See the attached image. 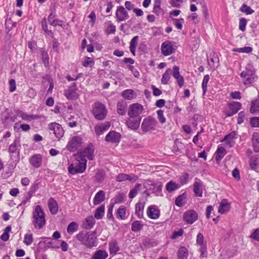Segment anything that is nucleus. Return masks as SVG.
I'll return each instance as SVG.
<instances>
[{
  "label": "nucleus",
  "instance_id": "nucleus-53",
  "mask_svg": "<svg viewBox=\"0 0 259 259\" xmlns=\"http://www.w3.org/2000/svg\"><path fill=\"white\" fill-rule=\"evenodd\" d=\"M19 144V141L17 139H15L13 143L11 144L9 147V152L10 153H14L16 152L17 149V146Z\"/></svg>",
  "mask_w": 259,
  "mask_h": 259
},
{
  "label": "nucleus",
  "instance_id": "nucleus-50",
  "mask_svg": "<svg viewBox=\"0 0 259 259\" xmlns=\"http://www.w3.org/2000/svg\"><path fill=\"white\" fill-rule=\"evenodd\" d=\"M11 230V227L10 226H8L6 227L4 230V232L1 235V238L4 241H7L9 240V232Z\"/></svg>",
  "mask_w": 259,
  "mask_h": 259
},
{
  "label": "nucleus",
  "instance_id": "nucleus-63",
  "mask_svg": "<svg viewBox=\"0 0 259 259\" xmlns=\"http://www.w3.org/2000/svg\"><path fill=\"white\" fill-rule=\"evenodd\" d=\"M204 237L201 233H199L197 236L196 242L200 246L204 245L203 244Z\"/></svg>",
  "mask_w": 259,
  "mask_h": 259
},
{
  "label": "nucleus",
  "instance_id": "nucleus-24",
  "mask_svg": "<svg viewBox=\"0 0 259 259\" xmlns=\"http://www.w3.org/2000/svg\"><path fill=\"white\" fill-rule=\"evenodd\" d=\"M230 208V204L226 199H223L220 202L218 211L221 213H225L229 211Z\"/></svg>",
  "mask_w": 259,
  "mask_h": 259
},
{
  "label": "nucleus",
  "instance_id": "nucleus-21",
  "mask_svg": "<svg viewBox=\"0 0 259 259\" xmlns=\"http://www.w3.org/2000/svg\"><path fill=\"white\" fill-rule=\"evenodd\" d=\"M29 162L35 168H38L42 164V157L40 154H35L29 159Z\"/></svg>",
  "mask_w": 259,
  "mask_h": 259
},
{
  "label": "nucleus",
  "instance_id": "nucleus-54",
  "mask_svg": "<svg viewBox=\"0 0 259 259\" xmlns=\"http://www.w3.org/2000/svg\"><path fill=\"white\" fill-rule=\"evenodd\" d=\"M32 233H27L25 235L23 242L27 246L31 245L33 242Z\"/></svg>",
  "mask_w": 259,
  "mask_h": 259
},
{
  "label": "nucleus",
  "instance_id": "nucleus-55",
  "mask_svg": "<svg viewBox=\"0 0 259 259\" xmlns=\"http://www.w3.org/2000/svg\"><path fill=\"white\" fill-rule=\"evenodd\" d=\"M105 173L103 170H98L95 177L96 180L98 182H101L104 180Z\"/></svg>",
  "mask_w": 259,
  "mask_h": 259
},
{
  "label": "nucleus",
  "instance_id": "nucleus-20",
  "mask_svg": "<svg viewBox=\"0 0 259 259\" xmlns=\"http://www.w3.org/2000/svg\"><path fill=\"white\" fill-rule=\"evenodd\" d=\"M147 215L150 219L155 220L159 217L160 211L155 205H151L148 208Z\"/></svg>",
  "mask_w": 259,
  "mask_h": 259
},
{
  "label": "nucleus",
  "instance_id": "nucleus-9",
  "mask_svg": "<svg viewBox=\"0 0 259 259\" xmlns=\"http://www.w3.org/2000/svg\"><path fill=\"white\" fill-rule=\"evenodd\" d=\"M143 106L139 103H134L130 105L127 114L130 117H141L140 115L143 111Z\"/></svg>",
  "mask_w": 259,
  "mask_h": 259
},
{
  "label": "nucleus",
  "instance_id": "nucleus-5",
  "mask_svg": "<svg viewBox=\"0 0 259 259\" xmlns=\"http://www.w3.org/2000/svg\"><path fill=\"white\" fill-rule=\"evenodd\" d=\"M92 113L96 119L101 120L106 117L107 110L103 104L100 102H96L93 107Z\"/></svg>",
  "mask_w": 259,
  "mask_h": 259
},
{
  "label": "nucleus",
  "instance_id": "nucleus-29",
  "mask_svg": "<svg viewBox=\"0 0 259 259\" xmlns=\"http://www.w3.org/2000/svg\"><path fill=\"white\" fill-rule=\"evenodd\" d=\"M236 135V132L235 131H233L225 136L224 141H226L227 144L229 146V147H232L234 146L235 143L234 140L235 139Z\"/></svg>",
  "mask_w": 259,
  "mask_h": 259
},
{
  "label": "nucleus",
  "instance_id": "nucleus-64",
  "mask_svg": "<svg viewBox=\"0 0 259 259\" xmlns=\"http://www.w3.org/2000/svg\"><path fill=\"white\" fill-rule=\"evenodd\" d=\"M250 124L252 127H259V117H253L250 119Z\"/></svg>",
  "mask_w": 259,
  "mask_h": 259
},
{
  "label": "nucleus",
  "instance_id": "nucleus-35",
  "mask_svg": "<svg viewBox=\"0 0 259 259\" xmlns=\"http://www.w3.org/2000/svg\"><path fill=\"white\" fill-rule=\"evenodd\" d=\"M179 188V185L172 181H170L169 182H168L165 186L166 190L169 193L176 191Z\"/></svg>",
  "mask_w": 259,
  "mask_h": 259
},
{
  "label": "nucleus",
  "instance_id": "nucleus-47",
  "mask_svg": "<svg viewBox=\"0 0 259 259\" xmlns=\"http://www.w3.org/2000/svg\"><path fill=\"white\" fill-rule=\"evenodd\" d=\"M78 228L77 224L74 222H71L67 227V231L69 234H72L76 232Z\"/></svg>",
  "mask_w": 259,
  "mask_h": 259
},
{
  "label": "nucleus",
  "instance_id": "nucleus-31",
  "mask_svg": "<svg viewBox=\"0 0 259 259\" xmlns=\"http://www.w3.org/2000/svg\"><path fill=\"white\" fill-rule=\"evenodd\" d=\"M249 111L251 113L259 112V96L251 101Z\"/></svg>",
  "mask_w": 259,
  "mask_h": 259
},
{
  "label": "nucleus",
  "instance_id": "nucleus-8",
  "mask_svg": "<svg viewBox=\"0 0 259 259\" xmlns=\"http://www.w3.org/2000/svg\"><path fill=\"white\" fill-rule=\"evenodd\" d=\"M48 128L51 132H53L58 140L63 137L64 131L60 124L55 122H51L49 124Z\"/></svg>",
  "mask_w": 259,
  "mask_h": 259
},
{
  "label": "nucleus",
  "instance_id": "nucleus-44",
  "mask_svg": "<svg viewBox=\"0 0 259 259\" xmlns=\"http://www.w3.org/2000/svg\"><path fill=\"white\" fill-rule=\"evenodd\" d=\"M56 15L54 13L51 12L48 17L49 23L54 26L59 25V20L55 19Z\"/></svg>",
  "mask_w": 259,
  "mask_h": 259
},
{
  "label": "nucleus",
  "instance_id": "nucleus-4",
  "mask_svg": "<svg viewBox=\"0 0 259 259\" xmlns=\"http://www.w3.org/2000/svg\"><path fill=\"white\" fill-rule=\"evenodd\" d=\"M87 160H80L76 156V159L68 167V171L72 175L82 173L86 169Z\"/></svg>",
  "mask_w": 259,
  "mask_h": 259
},
{
  "label": "nucleus",
  "instance_id": "nucleus-25",
  "mask_svg": "<svg viewBox=\"0 0 259 259\" xmlns=\"http://www.w3.org/2000/svg\"><path fill=\"white\" fill-rule=\"evenodd\" d=\"M121 96L125 99L131 100L137 97L136 93L133 90L127 89L121 93Z\"/></svg>",
  "mask_w": 259,
  "mask_h": 259
},
{
  "label": "nucleus",
  "instance_id": "nucleus-32",
  "mask_svg": "<svg viewBox=\"0 0 259 259\" xmlns=\"http://www.w3.org/2000/svg\"><path fill=\"white\" fill-rule=\"evenodd\" d=\"M194 192L196 196L202 197V184L201 182H195L193 185Z\"/></svg>",
  "mask_w": 259,
  "mask_h": 259
},
{
  "label": "nucleus",
  "instance_id": "nucleus-2",
  "mask_svg": "<svg viewBox=\"0 0 259 259\" xmlns=\"http://www.w3.org/2000/svg\"><path fill=\"white\" fill-rule=\"evenodd\" d=\"M32 224L37 229H40L45 225V213L40 206H36L32 213Z\"/></svg>",
  "mask_w": 259,
  "mask_h": 259
},
{
  "label": "nucleus",
  "instance_id": "nucleus-48",
  "mask_svg": "<svg viewBox=\"0 0 259 259\" xmlns=\"http://www.w3.org/2000/svg\"><path fill=\"white\" fill-rule=\"evenodd\" d=\"M125 207L123 205L120 206L117 210V217L121 220H124L125 218Z\"/></svg>",
  "mask_w": 259,
  "mask_h": 259
},
{
  "label": "nucleus",
  "instance_id": "nucleus-58",
  "mask_svg": "<svg viewBox=\"0 0 259 259\" xmlns=\"http://www.w3.org/2000/svg\"><path fill=\"white\" fill-rule=\"evenodd\" d=\"M94 61L93 59L90 57H85L82 63V65L85 67H87L89 66H92L94 65Z\"/></svg>",
  "mask_w": 259,
  "mask_h": 259
},
{
  "label": "nucleus",
  "instance_id": "nucleus-17",
  "mask_svg": "<svg viewBox=\"0 0 259 259\" xmlns=\"http://www.w3.org/2000/svg\"><path fill=\"white\" fill-rule=\"evenodd\" d=\"M110 126L109 122H105L97 124L95 127V132L98 136L102 135L104 132L107 131Z\"/></svg>",
  "mask_w": 259,
  "mask_h": 259
},
{
  "label": "nucleus",
  "instance_id": "nucleus-10",
  "mask_svg": "<svg viewBox=\"0 0 259 259\" xmlns=\"http://www.w3.org/2000/svg\"><path fill=\"white\" fill-rule=\"evenodd\" d=\"M82 143V138L79 136L73 137L68 142L66 148L70 151H74L77 148L81 146Z\"/></svg>",
  "mask_w": 259,
  "mask_h": 259
},
{
  "label": "nucleus",
  "instance_id": "nucleus-40",
  "mask_svg": "<svg viewBox=\"0 0 259 259\" xmlns=\"http://www.w3.org/2000/svg\"><path fill=\"white\" fill-rule=\"evenodd\" d=\"M230 110L236 113L241 108V104L238 102H233L229 104Z\"/></svg>",
  "mask_w": 259,
  "mask_h": 259
},
{
  "label": "nucleus",
  "instance_id": "nucleus-28",
  "mask_svg": "<svg viewBox=\"0 0 259 259\" xmlns=\"http://www.w3.org/2000/svg\"><path fill=\"white\" fill-rule=\"evenodd\" d=\"M95 218L92 215L89 216L83 222V227L88 230L91 229L95 225Z\"/></svg>",
  "mask_w": 259,
  "mask_h": 259
},
{
  "label": "nucleus",
  "instance_id": "nucleus-39",
  "mask_svg": "<svg viewBox=\"0 0 259 259\" xmlns=\"http://www.w3.org/2000/svg\"><path fill=\"white\" fill-rule=\"evenodd\" d=\"M143 227V224L139 221H135L132 224L131 230L136 232L141 231Z\"/></svg>",
  "mask_w": 259,
  "mask_h": 259
},
{
  "label": "nucleus",
  "instance_id": "nucleus-52",
  "mask_svg": "<svg viewBox=\"0 0 259 259\" xmlns=\"http://www.w3.org/2000/svg\"><path fill=\"white\" fill-rule=\"evenodd\" d=\"M252 51V48L250 47H245L240 48H234L233 51L241 53H249Z\"/></svg>",
  "mask_w": 259,
  "mask_h": 259
},
{
  "label": "nucleus",
  "instance_id": "nucleus-51",
  "mask_svg": "<svg viewBox=\"0 0 259 259\" xmlns=\"http://www.w3.org/2000/svg\"><path fill=\"white\" fill-rule=\"evenodd\" d=\"M209 79V76L207 74L204 76L202 82V88L203 90V95H205L207 91V83Z\"/></svg>",
  "mask_w": 259,
  "mask_h": 259
},
{
  "label": "nucleus",
  "instance_id": "nucleus-49",
  "mask_svg": "<svg viewBox=\"0 0 259 259\" xmlns=\"http://www.w3.org/2000/svg\"><path fill=\"white\" fill-rule=\"evenodd\" d=\"M240 11L246 15H250L254 13V10L246 4H243L242 5L240 8Z\"/></svg>",
  "mask_w": 259,
  "mask_h": 259
},
{
  "label": "nucleus",
  "instance_id": "nucleus-42",
  "mask_svg": "<svg viewBox=\"0 0 259 259\" xmlns=\"http://www.w3.org/2000/svg\"><path fill=\"white\" fill-rule=\"evenodd\" d=\"M186 198L185 193L179 195L176 199L175 204L179 207H182L185 204V200Z\"/></svg>",
  "mask_w": 259,
  "mask_h": 259
},
{
  "label": "nucleus",
  "instance_id": "nucleus-59",
  "mask_svg": "<svg viewBox=\"0 0 259 259\" xmlns=\"http://www.w3.org/2000/svg\"><path fill=\"white\" fill-rule=\"evenodd\" d=\"M259 161L255 158H252L250 161V166L251 169L256 170L258 168Z\"/></svg>",
  "mask_w": 259,
  "mask_h": 259
},
{
  "label": "nucleus",
  "instance_id": "nucleus-7",
  "mask_svg": "<svg viewBox=\"0 0 259 259\" xmlns=\"http://www.w3.org/2000/svg\"><path fill=\"white\" fill-rule=\"evenodd\" d=\"M157 124V122L155 118L148 116L144 119L141 124V129L144 133L154 131Z\"/></svg>",
  "mask_w": 259,
  "mask_h": 259
},
{
  "label": "nucleus",
  "instance_id": "nucleus-56",
  "mask_svg": "<svg viewBox=\"0 0 259 259\" xmlns=\"http://www.w3.org/2000/svg\"><path fill=\"white\" fill-rule=\"evenodd\" d=\"M174 25L179 30H181L183 27V23L184 22V20L183 18L181 19H174Z\"/></svg>",
  "mask_w": 259,
  "mask_h": 259
},
{
  "label": "nucleus",
  "instance_id": "nucleus-34",
  "mask_svg": "<svg viewBox=\"0 0 259 259\" xmlns=\"http://www.w3.org/2000/svg\"><path fill=\"white\" fill-rule=\"evenodd\" d=\"M138 40H139V36H135L132 39V40H131V42H130V50L131 53L134 56H135L136 48L137 46Z\"/></svg>",
  "mask_w": 259,
  "mask_h": 259
},
{
  "label": "nucleus",
  "instance_id": "nucleus-38",
  "mask_svg": "<svg viewBox=\"0 0 259 259\" xmlns=\"http://www.w3.org/2000/svg\"><path fill=\"white\" fill-rule=\"evenodd\" d=\"M188 255V251L185 247H181L178 250V259H187Z\"/></svg>",
  "mask_w": 259,
  "mask_h": 259
},
{
  "label": "nucleus",
  "instance_id": "nucleus-57",
  "mask_svg": "<svg viewBox=\"0 0 259 259\" xmlns=\"http://www.w3.org/2000/svg\"><path fill=\"white\" fill-rule=\"evenodd\" d=\"M16 24L13 23L11 19H7L5 22L6 29L8 32H9L12 27H15Z\"/></svg>",
  "mask_w": 259,
  "mask_h": 259
},
{
  "label": "nucleus",
  "instance_id": "nucleus-62",
  "mask_svg": "<svg viewBox=\"0 0 259 259\" xmlns=\"http://www.w3.org/2000/svg\"><path fill=\"white\" fill-rule=\"evenodd\" d=\"M41 55L45 65H47L49 63V56L48 53L46 51L42 50L41 52Z\"/></svg>",
  "mask_w": 259,
  "mask_h": 259
},
{
  "label": "nucleus",
  "instance_id": "nucleus-6",
  "mask_svg": "<svg viewBox=\"0 0 259 259\" xmlns=\"http://www.w3.org/2000/svg\"><path fill=\"white\" fill-rule=\"evenodd\" d=\"M95 148L93 144H89L82 151L76 155L80 160H87V159L92 160L94 157Z\"/></svg>",
  "mask_w": 259,
  "mask_h": 259
},
{
  "label": "nucleus",
  "instance_id": "nucleus-14",
  "mask_svg": "<svg viewBox=\"0 0 259 259\" xmlns=\"http://www.w3.org/2000/svg\"><path fill=\"white\" fill-rule=\"evenodd\" d=\"M171 74L172 76L176 79L178 85L180 88H182L184 84V78L180 74V68L177 66L173 67V70L172 71Z\"/></svg>",
  "mask_w": 259,
  "mask_h": 259
},
{
  "label": "nucleus",
  "instance_id": "nucleus-13",
  "mask_svg": "<svg viewBox=\"0 0 259 259\" xmlns=\"http://www.w3.org/2000/svg\"><path fill=\"white\" fill-rule=\"evenodd\" d=\"M198 219V214L193 209L187 210L183 214V219L188 224H192Z\"/></svg>",
  "mask_w": 259,
  "mask_h": 259
},
{
  "label": "nucleus",
  "instance_id": "nucleus-18",
  "mask_svg": "<svg viewBox=\"0 0 259 259\" xmlns=\"http://www.w3.org/2000/svg\"><path fill=\"white\" fill-rule=\"evenodd\" d=\"M16 116L21 117L23 120L26 121H30L32 120L37 119L39 118L37 115H32L27 114L21 110H17L16 111Z\"/></svg>",
  "mask_w": 259,
  "mask_h": 259
},
{
  "label": "nucleus",
  "instance_id": "nucleus-12",
  "mask_svg": "<svg viewBox=\"0 0 259 259\" xmlns=\"http://www.w3.org/2000/svg\"><path fill=\"white\" fill-rule=\"evenodd\" d=\"M129 17L127 12L122 6H118L117 8L115 13V18L118 22L125 21L127 20Z\"/></svg>",
  "mask_w": 259,
  "mask_h": 259
},
{
  "label": "nucleus",
  "instance_id": "nucleus-45",
  "mask_svg": "<svg viewBox=\"0 0 259 259\" xmlns=\"http://www.w3.org/2000/svg\"><path fill=\"white\" fill-rule=\"evenodd\" d=\"M109 250L110 253H116L119 250L118 243L116 241H113L109 243Z\"/></svg>",
  "mask_w": 259,
  "mask_h": 259
},
{
  "label": "nucleus",
  "instance_id": "nucleus-1",
  "mask_svg": "<svg viewBox=\"0 0 259 259\" xmlns=\"http://www.w3.org/2000/svg\"><path fill=\"white\" fill-rule=\"evenodd\" d=\"M96 234V231L86 233L81 232L76 235V238L81 244L85 246L87 248H92L98 245Z\"/></svg>",
  "mask_w": 259,
  "mask_h": 259
},
{
  "label": "nucleus",
  "instance_id": "nucleus-16",
  "mask_svg": "<svg viewBox=\"0 0 259 259\" xmlns=\"http://www.w3.org/2000/svg\"><path fill=\"white\" fill-rule=\"evenodd\" d=\"M120 137L121 135L119 133L111 131L105 137V140L108 142L118 143L120 141Z\"/></svg>",
  "mask_w": 259,
  "mask_h": 259
},
{
  "label": "nucleus",
  "instance_id": "nucleus-11",
  "mask_svg": "<svg viewBox=\"0 0 259 259\" xmlns=\"http://www.w3.org/2000/svg\"><path fill=\"white\" fill-rule=\"evenodd\" d=\"M174 42L169 40L162 42L161 46V53L165 56L170 55L175 51Z\"/></svg>",
  "mask_w": 259,
  "mask_h": 259
},
{
  "label": "nucleus",
  "instance_id": "nucleus-37",
  "mask_svg": "<svg viewBox=\"0 0 259 259\" xmlns=\"http://www.w3.org/2000/svg\"><path fill=\"white\" fill-rule=\"evenodd\" d=\"M76 88L75 83H73L72 85L70 87L68 90L65 91V95L68 99H72L73 94L75 93Z\"/></svg>",
  "mask_w": 259,
  "mask_h": 259
},
{
  "label": "nucleus",
  "instance_id": "nucleus-27",
  "mask_svg": "<svg viewBox=\"0 0 259 259\" xmlns=\"http://www.w3.org/2000/svg\"><path fill=\"white\" fill-rule=\"evenodd\" d=\"M127 104L123 100L119 101L117 104V113L120 115H124L126 113Z\"/></svg>",
  "mask_w": 259,
  "mask_h": 259
},
{
  "label": "nucleus",
  "instance_id": "nucleus-3",
  "mask_svg": "<svg viewBox=\"0 0 259 259\" xmlns=\"http://www.w3.org/2000/svg\"><path fill=\"white\" fill-rule=\"evenodd\" d=\"M255 69L252 65L248 64L244 70L240 74L243 79V83L245 85H249L254 81L255 77Z\"/></svg>",
  "mask_w": 259,
  "mask_h": 259
},
{
  "label": "nucleus",
  "instance_id": "nucleus-43",
  "mask_svg": "<svg viewBox=\"0 0 259 259\" xmlns=\"http://www.w3.org/2000/svg\"><path fill=\"white\" fill-rule=\"evenodd\" d=\"M219 58L215 55L214 54L213 55L212 57L210 58L208 60V63L210 66H211L213 69L217 68L219 65Z\"/></svg>",
  "mask_w": 259,
  "mask_h": 259
},
{
  "label": "nucleus",
  "instance_id": "nucleus-33",
  "mask_svg": "<svg viewBox=\"0 0 259 259\" xmlns=\"http://www.w3.org/2000/svg\"><path fill=\"white\" fill-rule=\"evenodd\" d=\"M105 212V206L101 205L95 210L94 217L97 220H101L103 218Z\"/></svg>",
  "mask_w": 259,
  "mask_h": 259
},
{
  "label": "nucleus",
  "instance_id": "nucleus-30",
  "mask_svg": "<svg viewBox=\"0 0 259 259\" xmlns=\"http://www.w3.org/2000/svg\"><path fill=\"white\" fill-rule=\"evenodd\" d=\"M226 153V150L224 147L219 146L215 154V160L217 161H220Z\"/></svg>",
  "mask_w": 259,
  "mask_h": 259
},
{
  "label": "nucleus",
  "instance_id": "nucleus-23",
  "mask_svg": "<svg viewBox=\"0 0 259 259\" xmlns=\"http://www.w3.org/2000/svg\"><path fill=\"white\" fill-rule=\"evenodd\" d=\"M48 207L50 212L55 214L58 212L59 207L57 201L53 198H50L48 201Z\"/></svg>",
  "mask_w": 259,
  "mask_h": 259
},
{
  "label": "nucleus",
  "instance_id": "nucleus-15",
  "mask_svg": "<svg viewBox=\"0 0 259 259\" xmlns=\"http://www.w3.org/2000/svg\"><path fill=\"white\" fill-rule=\"evenodd\" d=\"M141 120V117H130L126 124L129 128L136 130L139 127Z\"/></svg>",
  "mask_w": 259,
  "mask_h": 259
},
{
  "label": "nucleus",
  "instance_id": "nucleus-26",
  "mask_svg": "<svg viewBox=\"0 0 259 259\" xmlns=\"http://www.w3.org/2000/svg\"><path fill=\"white\" fill-rule=\"evenodd\" d=\"M145 205V202L141 201H139L136 205L135 214L139 219H141L143 217V210Z\"/></svg>",
  "mask_w": 259,
  "mask_h": 259
},
{
  "label": "nucleus",
  "instance_id": "nucleus-41",
  "mask_svg": "<svg viewBox=\"0 0 259 259\" xmlns=\"http://www.w3.org/2000/svg\"><path fill=\"white\" fill-rule=\"evenodd\" d=\"M108 256L107 253L102 250L97 251L93 256V259H105Z\"/></svg>",
  "mask_w": 259,
  "mask_h": 259
},
{
  "label": "nucleus",
  "instance_id": "nucleus-60",
  "mask_svg": "<svg viewBox=\"0 0 259 259\" xmlns=\"http://www.w3.org/2000/svg\"><path fill=\"white\" fill-rule=\"evenodd\" d=\"M246 24L247 21L246 19L243 18L240 19L239 25V29L242 31H244L246 28Z\"/></svg>",
  "mask_w": 259,
  "mask_h": 259
},
{
  "label": "nucleus",
  "instance_id": "nucleus-61",
  "mask_svg": "<svg viewBox=\"0 0 259 259\" xmlns=\"http://www.w3.org/2000/svg\"><path fill=\"white\" fill-rule=\"evenodd\" d=\"M157 118L161 123L165 122L166 119L163 115V111L161 110H158L157 111Z\"/></svg>",
  "mask_w": 259,
  "mask_h": 259
},
{
  "label": "nucleus",
  "instance_id": "nucleus-36",
  "mask_svg": "<svg viewBox=\"0 0 259 259\" xmlns=\"http://www.w3.org/2000/svg\"><path fill=\"white\" fill-rule=\"evenodd\" d=\"M172 70L171 69H167L164 73L163 74L161 78V83L163 84H168V81L170 78V75L171 74Z\"/></svg>",
  "mask_w": 259,
  "mask_h": 259
},
{
  "label": "nucleus",
  "instance_id": "nucleus-19",
  "mask_svg": "<svg viewBox=\"0 0 259 259\" xmlns=\"http://www.w3.org/2000/svg\"><path fill=\"white\" fill-rule=\"evenodd\" d=\"M138 178V177L134 174L127 175L125 174H120L116 177V180L117 182H122L128 180L131 182H134Z\"/></svg>",
  "mask_w": 259,
  "mask_h": 259
},
{
  "label": "nucleus",
  "instance_id": "nucleus-46",
  "mask_svg": "<svg viewBox=\"0 0 259 259\" xmlns=\"http://www.w3.org/2000/svg\"><path fill=\"white\" fill-rule=\"evenodd\" d=\"M141 186V184H137L134 188L131 190L129 193V197L130 198L133 199L136 196L140 190Z\"/></svg>",
  "mask_w": 259,
  "mask_h": 259
},
{
  "label": "nucleus",
  "instance_id": "nucleus-22",
  "mask_svg": "<svg viewBox=\"0 0 259 259\" xmlns=\"http://www.w3.org/2000/svg\"><path fill=\"white\" fill-rule=\"evenodd\" d=\"M105 192L103 190H100L96 194L93 199V203L95 205L100 204L105 199Z\"/></svg>",
  "mask_w": 259,
  "mask_h": 259
}]
</instances>
